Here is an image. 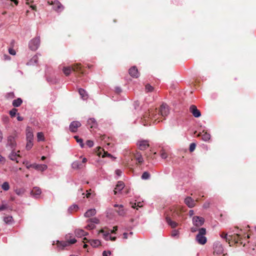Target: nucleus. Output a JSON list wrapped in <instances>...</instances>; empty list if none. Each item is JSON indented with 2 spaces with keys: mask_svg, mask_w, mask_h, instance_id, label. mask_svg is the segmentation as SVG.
Returning a JSON list of instances; mask_svg holds the SVG:
<instances>
[{
  "mask_svg": "<svg viewBox=\"0 0 256 256\" xmlns=\"http://www.w3.org/2000/svg\"><path fill=\"white\" fill-rule=\"evenodd\" d=\"M111 254V252L110 251H104L102 252L103 256H108Z\"/></svg>",
  "mask_w": 256,
  "mask_h": 256,
  "instance_id": "nucleus-55",
  "label": "nucleus"
},
{
  "mask_svg": "<svg viewBox=\"0 0 256 256\" xmlns=\"http://www.w3.org/2000/svg\"><path fill=\"white\" fill-rule=\"evenodd\" d=\"M26 140H33L34 139L32 128L30 126H27L26 128Z\"/></svg>",
  "mask_w": 256,
  "mask_h": 256,
  "instance_id": "nucleus-14",
  "label": "nucleus"
},
{
  "mask_svg": "<svg viewBox=\"0 0 256 256\" xmlns=\"http://www.w3.org/2000/svg\"><path fill=\"white\" fill-rule=\"evenodd\" d=\"M146 92H151L154 90V88L149 84H147L145 88Z\"/></svg>",
  "mask_w": 256,
  "mask_h": 256,
  "instance_id": "nucleus-44",
  "label": "nucleus"
},
{
  "mask_svg": "<svg viewBox=\"0 0 256 256\" xmlns=\"http://www.w3.org/2000/svg\"><path fill=\"white\" fill-rule=\"evenodd\" d=\"M38 55L36 54L34 56L31 60H30V62L28 63V64H36L38 62Z\"/></svg>",
  "mask_w": 256,
  "mask_h": 256,
  "instance_id": "nucleus-31",
  "label": "nucleus"
},
{
  "mask_svg": "<svg viewBox=\"0 0 256 256\" xmlns=\"http://www.w3.org/2000/svg\"><path fill=\"white\" fill-rule=\"evenodd\" d=\"M7 146L12 149H14L16 146L15 137L14 136H10L8 137Z\"/></svg>",
  "mask_w": 256,
  "mask_h": 256,
  "instance_id": "nucleus-10",
  "label": "nucleus"
},
{
  "mask_svg": "<svg viewBox=\"0 0 256 256\" xmlns=\"http://www.w3.org/2000/svg\"><path fill=\"white\" fill-rule=\"evenodd\" d=\"M115 173L118 176H120L122 175V172L120 170H116Z\"/></svg>",
  "mask_w": 256,
  "mask_h": 256,
  "instance_id": "nucleus-56",
  "label": "nucleus"
},
{
  "mask_svg": "<svg viewBox=\"0 0 256 256\" xmlns=\"http://www.w3.org/2000/svg\"><path fill=\"white\" fill-rule=\"evenodd\" d=\"M90 245L96 248L100 244V242L98 240H88Z\"/></svg>",
  "mask_w": 256,
  "mask_h": 256,
  "instance_id": "nucleus-27",
  "label": "nucleus"
},
{
  "mask_svg": "<svg viewBox=\"0 0 256 256\" xmlns=\"http://www.w3.org/2000/svg\"><path fill=\"white\" fill-rule=\"evenodd\" d=\"M37 138L38 141H42L44 140V135L42 132H39L37 134Z\"/></svg>",
  "mask_w": 256,
  "mask_h": 256,
  "instance_id": "nucleus-38",
  "label": "nucleus"
},
{
  "mask_svg": "<svg viewBox=\"0 0 256 256\" xmlns=\"http://www.w3.org/2000/svg\"><path fill=\"white\" fill-rule=\"evenodd\" d=\"M166 221L168 224L169 226H170L172 228H174L176 227L178 225V224L176 222L172 221L169 217L166 218Z\"/></svg>",
  "mask_w": 256,
  "mask_h": 256,
  "instance_id": "nucleus-26",
  "label": "nucleus"
},
{
  "mask_svg": "<svg viewBox=\"0 0 256 256\" xmlns=\"http://www.w3.org/2000/svg\"><path fill=\"white\" fill-rule=\"evenodd\" d=\"M114 207L118 208V210H116V212L118 214V215L123 216L125 214L126 212L124 209L123 206L122 204L118 205L117 204H114Z\"/></svg>",
  "mask_w": 256,
  "mask_h": 256,
  "instance_id": "nucleus-20",
  "label": "nucleus"
},
{
  "mask_svg": "<svg viewBox=\"0 0 256 256\" xmlns=\"http://www.w3.org/2000/svg\"><path fill=\"white\" fill-rule=\"evenodd\" d=\"M12 220V217L11 216H6L4 218V221L6 224H10Z\"/></svg>",
  "mask_w": 256,
  "mask_h": 256,
  "instance_id": "nucleus-35",
  "label": "nucleus"
},
{
  "mask_svg": "<svg viewBox=\"0 0 256 256\" xmlns=\"http://www.w3.org/2000/svg\"><path fill=\"white\" fill-rule=\"evenodd\" d=\"M214 252L216 254H221L223 252L224 248L220 242H216L214 244Z\"/></svg>",
  "mask_w": 256,
  "mask_h": 256,
  "instance_id": "nucleus-12",
  "label": "nucleus"
},
{
  "mask_svg": "<svg viewBox=\"0 0 256 256\" xmlns=\"http://www.w3.org/2000/svg\"><path fill=\"white\" fill-rule=\"evenodd\" d=\"M17 110L16 108H12V110H10L9 112V114L11 117L13 118L15 116L16 114L17 113Z\"/></svg>",
  "mask_w": 256,
  "mask_h": 256,
  "instance_id": "nucleus-41",
  "label": "nucleus"
},
{
  "mask_svg": "<svg viewBox=\"0 0 256 256\" xmlns=\"http://www.w3.org/2000/svg\"><path fill=\"white\" fill-rule=\"evenodd\" d=\"M210 138V135L208 132H205L202 136V139L203 140L206 142Z\"/></svg>",
  "mask_w": 256,
  "mask_h": 256,
  "instance_id": "nucleus-32",
  "label": "nucleus"
},
{
  "mask_svg": "<svg viewBox=\"0 0 256 256\" xmlns=\"http://www.w3.org/2000/svg\"><path fill=\"white\" fill-rule=\"evenodd\" d=\"M116 92L118 94H120L122 92V90L120 87H116L115 88Z\"/></svg>",
  "mask_w": 256,
  "mask_h": 256,
  "instance_id": "nucleus-59",
  "label": "nucleus"
},
{
  "mask_svg": "<svg viewBox=\"0 0 256 256\" xmlns=\"http://www.w3.org/2000/svg\"><path fill=\"white\" fill-rule=\"evenodd\" d=\"M2 188L3 190L6 191L10 188V186L8 182H4L2 185Z\"/></svg>",
  "mask_w": 256,
  "mask_h": 256,
  "instance_id": "nucleus-34",
  "label": "nucleus"
},
{
  "mask_svg": "<svg viewBox=\"0 0 256 256\" xmlns=\"http://www.w3.org/2000/svg\"><path fill=\"white\" fill-rule=\"evenodd\" d=\"M178 235H179V231L178 230H174L172 231V234H171V236L172 237H176V236L177 238H178Z\"/></svg>",
  "mask_w": 256,
  "mask_h": 256,
  "instance_id": "nucleus-43",
  "label": "nucleus"
},
{
  "mask_svg": "<svg viewBox=\"0 0 256 256\" xmlns=\"http://www.w3.org/2000/svg\"><path fill=\"white\" fill-rule=\"evenodd\" d=\"M33 146V140H27L26 145V149L27 150H30Z\"/></svg>",
  "mask_w": 256,
  "mask_h": 256,
  "instance_id": "nucleus-40",
  "label": "nucleus"
},
{
  "mask_svg": "<svg viewBox=\"0 0 256 256\" xmlns=\"http://www.w3.org/2000/svg\"><path fill=\"white\" fill-rule=\"evenodd\" d=\"M132 206L134 208H136L138 210V207L141 208L142 206V202H135L132 205Z\"/></svg>",
  "mask_w": 256,
  "mask_h": 256,
  "instance_id": "nucleus-39",
  "label": "nucleus"
},
{
  "mask_svg": "<svg viewBox=\"0 0 256 256\" xmlns=\"http://www.w3.org/2000/svg\"><path fill=\"white\" fill-rule=\"evenodd\" d=\"M124 187V183L122 181H119L116 186V187L114 190L115 194H117L118 192H120Z\"/></svg>",
  "mask_w": 256,
  "mask_h": 256,
  "instance_id": "nucleus-17",
  "label": "nucleus"
},
{
  "mask_svg": "<svg viewBox=\"0 0 256 256\" xmlns=\"http://www.w3.org/2000/svg\"><path fill=\"white\" fill-rule=\"evenodd\" d=\"M14 192L18 196H22L24 192V190L23 188H17L15 190Z\"/></svg>",
  "mask_w": 256,
  "mask_h": 256,
  "instance_id": "nucleus-36",
  "label": "nucleus"
},
{
  "mask_svg": "<svg viewBox=\"0 0 256 256\" xmlns=\"http://www.w3.org/2000/svg\"><path fill=\"white\" fill-rule=\"evenodd\" d=\"M28 168H32L35 170L40 172H44L48 168L47 165L45 164H37L36 163L30 164V166H26Z\"/></svg>",
  "mask_w": 256,
  "mask_h": 256,
  "instance_id": "nucleus-8",
  "label": "nucleus"
},
{
  "mask_svg": "<svg viewBox=\"0 0 256 256\" xmlns=\"http://www.w3.org/2000/svg\"><path fill=\"white\" fill-rule=\"evenodd\" d=\"M170 112L168 106L166 104H162L160 108V112L158 114L156 110H151L148 112H146L144 116L142 118V124L144 126H148L152 122L153 123L158 122L162 121V120H158L159 116H160L164 117L165 119Z\"/></svg>",
  "mask_w": 256,
  "mask_h": 256,
  "instance_id": "nucleus-1",
  "label": "nucleus"
},
{
  "mask_svg": "<svg viewBox=\"0 0 256 256\" xmlns=\"http://www.w3.org/2000/svg\"><path fill=\"white\" fill-rule=\"evenodd\" d=\"M96 214V210L94 208H90L84 214L86 218H89L94 216Z\"/></svg>",
  "mask_w": 256,
  "mask_h": 256,
  "instance_id": "nucleus-22",
  "label": "nucleus"
},
{
  "mask_svg": "<svg viewBox=\"0 0 256 256\" xmlns=\"http://www.w3.org/2000/svg\"><path fill=\"white\" fill-rule=\"evenodd\" d=\"M194 214V212L193 210H190L189 211V214L190 216H192Z\"/></svg>",
  "mask_w": 256,
  "mask_h": 256,
  "instance_id": "nucleus-63",
  "label": "nucleus"
},
{
  "mask_svg": "<svg viewBox=\"0 0 256 256\" xmlns=\"http://www.w3.org/2000/svg\"><path fill=\"white\" fill-rule=\"evenodd\" d=\"M3 138L1 130H0V142H2Z\"/></svg>",
  "mask_w": 256,
  "mask_h": 256,
  "instance_id": "nucleus-62",
  "label": "nucleus"
},
{
  "mask_svg": "<svg viewBox=\"0 0 256 256\" xmlns=\"http://www.w3.org/2000/svg\"><path fill=\"white\" fill-rule=\"evenodd\" d=\"M8 208V206L7 204H2L0 206V211H2L6 210Z\"/></svg>",
  "mask_w": 256,
  "mask_h": 256,
  "instance_id": "nucleus-53",
  "label": "nucleus"
},
{
  "mask_svg": "<svg viewBox=\"0 0 256 256\" xmlns=\"http://www.w3.org/2000/svg\"><path fill=\"white\" fill-rule=\"evenodd\" d=\"M40 44V37L37 36L29 42V48L32 50H36Z\"/></svg>",
  "mask_w": 256,
  "mask_h": 256,
  "instance_id": "nucleus-6",
  "label": "nucleus"
},
{
  "mask_svg": "<svg viewBox=\"0 0 256 256\" xmlns=\"http://www.w3.org/2000/svg\"><path fill=\"white\" fill-rule=\"evenodd\" d=\"M74 234L77 237H82L83 236H87L88 234V232H84L83 230L82 229L76 230Z\"/></svg>",
  "mask_w": 256,
  "mask_h": 256,
  "instance_id": "nucleus-23",
  "label": "nucleus"
},
{
  "mask_svg": "<svg viewBox=\"0 0 256 256\" xmlns=\"http://www.w3.org/2000/svg\"><path fill=\"white\" fill-rule=\"evenodd\" d=\"M3 59L4 60H10V57L8 54H4Z\"/></svg>",
  "mask_w": 256,
  "mask_h": 256,
  "instance_id": "nucleus-57",
  "label": "nucleus"
},
{
  "mask_svg": "<svg viewBox=\"0 0 256 256\" xmlns=\"http://www.w3.org/2000/svg\"><path fill=\"white\" fill-rule=\"evenodd\" d=\"M190 230L192 232H195L196 231L198 232L196 236V240L199 244L203 245L206 242L207 238L205 236L206 234V229L205 228H197L195 227H192L190 228Z\"/></svg>",
  "mask_w": 256,
  "mask_h": 256,
  "instance_id": "nucleus-2",
  "label": "nucleus"
},
{
  "mask_svg": "<svg viewBox=\"0 0 256 256\" xmlns=\"http://www.w3.org/2000/svg\"><path fill=\"white\" fill-rule=\"evenodd\" d=\"M76 242V240L73 238L67 241H58L56 242V244L59 249L62 250L64 248L74 244Z\"/></svg>",
  "mask_w": 256,
  "mask_h": 256,
  "instance_id": "nucleus-5",
  "label": "nucleus"
},
{
  "mask_svg": "<svg viewBox=\"0 0 256 256\" xmlns=\"http://www.w3.org/2000/svg\"><path fill=\"white\" fill-rule=\"evenodd\" d=\"M74 138L76 139V140L77 142H78V144H80V147H81V148H84V143H83V140H82V138H78V136H74Z\"/></svg>",
  "mask_w": 256,
  "mask_h": 256,
  "instance_id": "nucleus-33",
  "label": "nucleus"
},
{
  "mask_svg": "<svg viewBox=\"0 0 256 256\" xmlns=\"http://www.w3.org/2000/svg\"><path fill=\"white\" fill-rule=\"evenodd\" d=\"M220 236L224 238V239H225L226 240V241L227 240H230V236H228V234H225V233H222L220 234Z\"/></svg>",
  "mask_w": 256,
  "mask_h": 256,
  "instance_id": "nucleus-48",
  "label": "nucleus"
},
{
  "mask_svg": "<svg viewBox=\"0 0 256 256\" xmlns=\"http://www.w3.org/2000/svg\"><path fill=\"white\" fill-rule=\"evenodd\" d=\"M204 222V219L200 216H194L192 218V224L194 226V227L198 228L199 227L203 225Z\"/></svg>",
  "mask_w": 256,
  "mask_h": 256,
  "instance_id": "nucleus-7",
  "label": "nucleus"
},
{
  "mask_svg": "<svg viewBox=\"0 0 256 256\" xmlns=\"http://www.w3.org/2000/svg\"><path fill=\"white\" fill-rule=\"evenodd\" d=\"M78 92L82 100H86L88 98V94L82 88H80L78 90Z\"/></svg>",
  "mask_w": 256,
  "mask_h": 256,
  "instance_id": "nucleus-25",
  "label": "nucleus"
},
{
  "mask_svg": "<svg viewBox=\"0 0 256 256\" xmlns=\"http://www.w3.org/2000/svg\"><path fill=\"white\" fill-rule=\"evenodd\" d=\"M184 202L190 208H193L195 206L194 200L190 197L186 198Z\"/></svg>",
  "mask_w": 256,
  "mask_h": 256,
  "instance_id": "nucleus-19",
  "label": "nucleus"
},
{
  "mask_svg": "<svg viewBox=\"0 0 256 256\" xmlns=\"http://www.w3.org/2000/svg\"><path fill=\"white\" fill-rule=\"evenodd\" d=\"M140 106V102L138 101L134 102V106L135 109H136Z\"/></svg>",
  "mask_w": 256,
  "mask_h": 256,
  "instance_id": "nucleus-58",
  "label": "nucleus"
},
{
  "mask_svg": "<svg viewBox=\"0 0 256 256\" xmlns=\"http://www.w3.org/2000/svg\"><path fill=\"white\" fill-rule=\"evenodd\" d=\"M196 144L194 143H192L190 146V152H193L196 148Z\"/></svg>",
  "mask_w": 256,
  "mask_h": 256,
  "instance_id": "nucleus-49",
  "label": "nucleus"
},
{
  "mask_svg": "<svg viewBox=\"0 0 256 256\" xmlns=\"http://www.w3.org/2000/svg\"><path fill=\"white\" fill-rule=\"evenodd\" d=\"M136 145L140 150H144L149 146V143L147 140H140L137 142Z\"/></svg>",
  "mask_w": 256,
  "mask_h": 256,
  "instance_id": "nucleus-9",
  "label": "nucleus"
},
{
  "mask_svg": "<svg viewBox=\"0 0 256 256\" xmlns=\"http://www.w3.org/2000/svg\"><path fill=\"white\" fill-rule=\"evenodd\" d=\"M87 162V159L86 158H84L82 160V163H86Z\"/></svg>",
  "mask_w": 256,
  "mask_h": 256,
  "instance_id": "nucleus-64",
  "label": "nucleus"
},
{
  "mask_svg": "<svg viewBox=\"0 0 256 256\" xmlns=\"http://www.w3.org/2000/svg\"><path fill=\"white\" fill-rule=\"evenodd\" d=\"M32 194L35 198H37L41 194V190L38 188H34L32 190Z\"/></svg>",
  "mask_w": 256,
  "mask_h": 256,
  "instance_id": "nucleus-28",
  "label": "nucleus"
},
{
  "mask_svg": "<svg viewBox=\"0 0 256 256\" xmlns=\"http://www.w3.org/2000/svg\"><path fill=\"white\" fill-rule=\"evenodd\" d=\"M17 120L18 121H22L24 120L23 117L20 116L19 114H18Z\"/></svg>",
  "mask_w": 256,
  "mask_h": 256,
  "instance_id": "nucleus-60",
  "label": "nucleus"
},
{
  "mask_svg": "<svg viewBox=\"0 0 256 256\" xmlns=\"http://www.w3.org/2000/svg\"><path fill=\"white\" fill-rule=\"evenodd\" d=\"M209 206V204L208 203H205L204 204V208H208Z\"/></svg>",
  "mask_w": 256,
  "mask_h": 256,
  "instance_id": "nucleus-61",
  "label": "nucleus"
},
{
  "mask_svg": "<svg viewBox=\"0 0 256 256\" xmlns=\"http://www.w3.org/2000/svg\"><path fill=\"white\" fill-rule=\"evenodd\" d=\"M86 144L89 147L91 148L94 146V142L92 140H88L86 142Z\"/></svg>",
  "mask_w": 256,
  "mask_h": 256,
  "instance_id": "nucleus-51",
  "label": "nucleus"
},
{
  "mask_svg": "<svg viewBox=\"0 0 256 256\" xmlns=\"http://www.w3.org/2000/svg\"><path fill=\"white\" fill-rule=\"evenodd\" d=\"M118 230V227L114 226V227L113 230H102L100 231V233L102 234L103 238L106 240H112L114 241L116 240V236H112V234H115L116 232Z\"/></svg>",
  "mask_w": 256,
  "mask_h": 256,
  "instance_id": "nucleus-3",
  "label": "nucleus"
},
{
  "mask_svg": "<svg viewBox=\"0 0 256 256\" xmlns=\"http://www.w3.org/2000/svg\"><path fill=\"white\" fill-rule=\"evenodd\" d=\"M102 158H104V157L112 158V156L110 154L108 153V152H104V154H102Z\"/></svg>",
  "mask_w": 256,
  "mask_h": 256,
  "instance_id": "nucleus-54",
  "label": "nucleus"
},
{
  "mask_svg": "<svg viewBox=\"0 0 256 256\" xmlns=\"http://www.w3.org/2000/svg\"><path fill=\"white\" fill-rule=\"evenodd\" d=\"M8 52L10 53V54L12 56H14L16 54V50L14 49H13L12 48H8Z\"/></svg>",
  "mask_w": 256,
  "mask_h": 256,
  "instance_id": "nucleus-52",
  "label": "nucleus"
},
{
  "mask_svg": "<svg viewBox=\"0 0 256 256\" xmlns=\"http://www.w3.org/2000/svg\"><path fill=\"white\" fill-rule=\"evenodd\" d=\"M134 158L139 163H142L144 162L143 158L140 152H137L135 154Z\"/></svg>",
  "mask_w": 256,
  "mask_h": 256,
  "instance_id": "nucleus-30",
  "label": "nucleus"
},
{
  "mask_svg": "<svg viewBox=\"0 0 256 256\" xmlns=\"http://www.w3.org/2000/svg\"><path fill=\"white\" fill-rule=\"evenodd\" d=\"M95 228L96 226L92 222H90L86 226V228L88 230H93Z\"/></svg>",
  "mask_w": 256,
  "mask_h": 256,
  "instance_id": "nucleus-46",
  "label": "nucleus"
},
{
  "mask_svg": "<svg viewBox=\"0 0 256 256\" xmlns=\"http://www.w3.org/2000/svg\"><path fill=\"white\" fill-rule=\"evenodd\" d=\"M87 124L90 126V128H94L97 127V122L94 118H89L88 120Z\"/></svg>",
  "mask_w": 256,
  "mask_h": 256,
  "instance_id": "nucleus-21",
  "label": "nucleus"
},
{
  "mask_svg": "<svg viewBox=\"0 0 256 256\" xmlns=\"http://www.w3.org/2000/svg\"><path fill=\"white\" fill-rule=\"evenodd\" d=\"M190 111L195 118H199L201 116L200 111L194 105H192L190 106Z\"/></svg>",
  "mask_w": 256,
  "mask_h": 256,
  "instance_id": "nucleus-13",
  "label": "nucleus"
},
{
  "mask_svg": "<svg viewBox=\"0 0 256 256\" xmlns=\"http://www.w3.org/2000/svg\"><path fill=\"white\" fill-rule=\"evenodd\" d=\"M81 123L78 121H73L70 124V130L72 132L77 131L78 128L81 126Z\"/></svg>",
  "mask_w": 256,
  "mask_h": 256,
  "instance_id": "nucleus-11",
  "label": "nucleus"
},
{
  "mask_svg": "<svg viewBox=\"0 0 256 256\" xmlns=\"http://www.w3.org/2000/svg\"><path fill=\"white\" fill-rule=\"evenodd\" d=\"M160 156L162 158L165 159L168 157V154L162 150L160 152Z\"/></svg>",
  "mask_w": 256,
  "mask_h": 256,
  "instance_id": "nucleus-47",
  "label": "nucleus"
},
{
  "mask_svg": "<svg viewBox=\"0 0 256 256\" xmlns=\"http://www.w3.org/2000/svg\"><path fill=\"white\" fill-rule=\"evenodd\" d=\"M20 152V151H18V152L14 150V149L12 151L10 154H9V158L14 161H16L17 162H18V159L20 157V155L18 154Z\"/></svg>",
  "mask_w": 256,
  "mask_h": 256,
  "instance_id": "nucleus-16",
  "label": "nucleus"
},
{
  "mask_svg": "<svg viewBox=\"0 0 256 256\" xmlns=\"http://www.w3.org/2000/svg\"><path fill=\"white\" fill-rule=\"evenodd\" d=\"M141 178L142 180H148L150 178V174L148 172H144L142 174Z\"/></svg>",
  "mask_w": 256,
  "mask_h": 256,
  "instance_id": "nucleus-37",
  "label": "nucleus"
},
{
  "mask_svg": "<svg viewBox=\"0 0 256 256\" xmlns=\"http://www.w3.org/2000/svg\"><path fill=\"white\" fill-rule=\"evenodd\" d=\"M133 234V232H130V233H126V232H124L123 234V238L124 239H127L128 238V236H132Z\"/></svg>",
  "mask_w": 256,
  "mask_h": 256,
  "instance_id": "nucleus-50",
  "label": "nucleus"
},
{
  "mask_svg": "<svg viewBox=\"0 0 256 256\" xmlns=\"http://www.w3.org/2000/svg\"><path fill=\"white\" fill-rule=\"evenodd\" d=\"M72 70L79 72L82 74L83 73V72L82 70L81 66H80V65L78 64H74L72 68L70 66H64L62 68L63 72L66 76H69Z\"/></svg>",
  "mask_w": 256,
  "mask_h": 256,
  "instance_id": "nucleus-4",
  "label": "nucleus"
},
{
  "mask_svg": "<svg viewBox=\"0 0 256 256\" xmlns=\"http://www.w3.org/2000/svg\"><path fill=\"white\" fill-rule=\"evenodd\" d=\"M130 74L134 78H138L139 76V72L136 66H132L129 70Z\"/></svg>",
  "mask_w": 256,
  "mask_h": 256,
  "instance_id": "nucleus-18",
  "label": "nucleus"
},
{
  "mask_svg": "<svg viewBox=\"0 0 256 256\" xmlns=\"http://www.w3.org/2000/svg\"><path fill=\"white\" fill-rule=\"evenodd\" d=\"M22 100L20 98L14 100L12 102V106L14 107H18L22 104Z\"/></svg>",
  "mask_w": 256,
  "mask_h": 256,
  "instance_id": "nucleus-29",
  "label": "nucleus"
},
{
  "mask_svg": "<svg viewBox=\"0 0 256 256\" xmlns=\"http://www.w3.org/2000/svg\"><path fill=\"white\" fill-rule=\"evenodd\" d=\"M78 208V205H76V204H73V205L71 206L69 208L68 211L70 212H72V210H76Z\"/></svg>",
  "mask_w": 256,
  "mask_h": 256,
  "instance_id": "nucleus-45",
  "label": "nucleus"
},
{
  "mask_svg": "<svg viewBox=\"0 0 256 256\" xmlns=\"http://www.w3.org/2000/svg\"><path fill=\"white\" fill-rule=\"evenodd\" d=\"M72 167L73 169L78 170L82 168L83 166L80 162L76 160L72 164Z\"/></svg>",
  "mask_w": 256,
  "mask_h": 256,
  "instance_id": "nucleus-24",
  "label": "nucleus"
},
{
  "mask_svg": "<svg viewBox=\"0 0 256 256\" xmlns=\"http://www.w3.org/2000/svg\"><path fill=\"white\" fill-rule=\"evenodd\" d=\"M88 222H92L94 224H97L99 223V220L96 218H92L88 220Z\"/></svg>",
  "mask_w": 256,
  "mask_h": 256,
  "instance_id": "nucleus-42",
  "label": "nucleus"
},
{
  "mask_svg": "<svg viewBox=\"0 0 256 256\" xmlns=\"http://www.w3.org/2000/svg\"><path fill=\"white\" fill-rule=\"evenodd\" d=\"M52 8L58 12H60L64 10V6L58 1H54L52 4Z\"/></svg>",
  "mask_w": 256,
  "mask_h": 256,
  "instance_id": "nucleus-15",
  "label": "nucleus"
}]
</instances>
